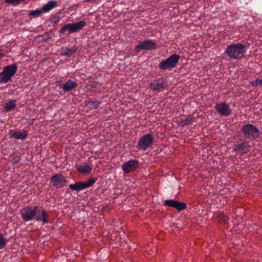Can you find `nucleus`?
Wrapping results in <instances>:
<instances>
[{
	"instance_id": "7",
	"label": "nucleus",
	"mask_w": 262,
	"mask_h": 262,
	"mask_svg": "<svg viewBox=\"0 0 262 262\" xmlns=\"http://www.w3.org/2000/svg\"><path fill=\"white\" fill-rule=\"evenodd\" d=\"M96 181L97 179L91 178L86 182H79L74 184H70L69 185V188L72 190L79 192L82 190L91 187L94 184Z\"/></svg>"
},
{
	"instance_id": "11",
	"label": "nucleus",
	"mask_w": 262,
	"mask_h": 262,
	"mask_svg": "<svg viewBox=\"0 0 262 262\" xmlns=\"http://www.w3.org/2000/svg\"><path fill=\"white\" fill-rule=\"evenodd\" d=\"M157 45L151 40H146L140 42L135 46V50L139 52L142 50H154L157 48Z\"/></svg>"
},
{
	"instance_id": "13",
	"label": "nucleus",
	"mask_w": 262,
	"mask_h": 262,
	"mask_svg": "<svg viewBox=\"0 0 262 262\" xmlns=\"http://www.w3.org/2000/svg\"><path fill=\"white\" fill-rule=\"evenodd\" d=\"M164 204L166 206L174 208L179 211L183 210L186 208V205L184 203L179 202L174 200H165Z\"/></svg>"
},
{
	"instance_id": "18",
	"label": "nucleus",
	"mask_w": 262,
	"mask_h": 262,
	"mask_svg": "<svg viewBox=\"0 0 262 262\" xmlns=\"http://www.w3.org/2000/svg\"><path fill=\"white\" fill-rule=\"evenodd\" d=\"M76 50L77 48L75 46H73L71 48L68 47H62L61 49V55L70 57L72 54H73Z\"/></svg>"
},
{
	"instance_id": "21",
	"label": "nucleus",
	"mask_w": 262,
	"mask_h": 262,
	"mask_svg": "<svg viewBox=\"0 0 262 262\" xmlns=\"http://www.w3.org/2000/svg\"><path fill=\"white\" fill-rule=\"evenodd\" d=\"M16 107V100H10L4 106V109L7 112H10Z\"/></svg>"
},
{
	"instance_id": "20",
	"label": "nucleus",
	"mask_w": 262,
	"mask_h": 262,
	"mask_svg": "<svg viewBox=\"0 0 262 262\" xmlns=\"http://www.w3.org/2000/svg\"><path fill=\"white\" fill-rule=\"evenodd\" d=\"M56 2L49 1L45 4L41 9L43 13H46L52 10L56 5Z\"/></svg>"
},
{
	"instance_id": "9",
	"label": "nucleus",
	"mask_w": 262,
	"mask_h": 262,
	"mask_svg": "<svg viewBox=\"0 0 262 262\" xmlns=\"http://www.w3.org/2000/svg\"><path fill=\"white\" fill-rule=\"evenodd\" d=\"M214 108L219 114L222 116L228 117L232 112L229 104L224 102L216 103Z\"/></svg>"
},
{
	"instance_id": "30",
	"label": "nucleus",
	"mask_w": 262,
	"mask_h": 262,
	"mask_svg": "<svg viewBox=\"0 0 262 262\" xmlns=\"http://www.w3.org/2000/svg\"><path fill=\"white\" fill-rule=\"evenodd\" d=\"M258 81H259V85H262V79L259 78Z\"/></svg>"
},
{
	"instance_id": "8",
	"label": "nucleus",
	"mask_w": 262,
	"mask_h": 262,
	"mask_svg": "<svg viewBox=\"0 0 262 262\" xmlns=\"http://www.w3.org/2000/svg\"><path fill=\"white\" fill-rule=\"evenodd\" d=\"M154 143V138L150 134L143 135L138 141V148L143 150H146L150 147Z\"/></svg>"
},
{
	"instance_id": "26",
	"label": "nucleus",
	"mask_w": 262,
	"mask_h": 262,
	"mask_svg": "<svg viewBox=\"0 0 262 262\" xmlns=\"http://www.w3.org/2000/svg\"><path fill=\"white\" fill-rule=\"evenodd\" d=\"M220 220L224 222H226L228 220V217L225 214L221 213L219 216Z\"/></svg>"
},
{
	"instance_id": "4",
	"label": "nucleus",
	"mask_w": 262,
	"mask_h": 262,
	"mask_svg": "<svg viewBox=\"0 0 262 262\" xmlns=\"http://www.w3.org/2000/svg\"><path fill=\"white\" fill-rule=\"evenodd\" d=\"M86 26V22L80 20L77 23H69L64 25L58 31L60 34H64L66 32L69 34L76 32L84 28Z\"/></svg>"
},
{
	"instance_id": "29",
	"label": "nucleus",
	"mask_w": 262,
	"mask_h": 262,
	"mask_svg": "<svg viewBox=\"0 0 262 262\" xmlns=\"http://www.w3.org/2000/svg\"><path fill=\"white\" fill-rule=\"evenodd\" d=\"M19 161V159L18 158H15L13 159V163L14 164H16Z\"/></svg>"
},
{
	"instance_id": "31",
	"label": "nucleus",
	"mask_w": 262,
	"mask_h": 262,
	"mask_svg": "<svg viewBox=\"0 0 262 262\" xmlns=\"http://www.w3.org/2000/svg\"><path fill=\"white\" fill-rule=\"evenodd\" d=\"M59 19L58 18H57L56 20H55L54 23L57 24V23H58L59 22Z\"/></svg>"
},
{
	"instance_id": "24",
	"label": "nucleus",
	"mask_w": 262,
	"mask_h": 262,
	"mask_svg": "<svg viewBox=\"0 0 262 262\" xmlns=\"http://www.w3.org/2000/svg\"><path fill=\"white\" fill-rule=\"evenodd\" d=\"M43 13L41 9H37L34 10L30 11L29 13V15L33 16V17H37L41 15Z\"/></svg>"
},
{
	"instance_id": "27",
	"label": "nucleus",
	"mask_w": 262,
	"mask_h": 262,
	"mask_svg": "<svg viewBox=\"0 0 262 262\" xmlns=\"http://www.w3.org/2000/svg\"><path fill=\"white\" fill-rule=\"evenodd\" d=\"M258 80H259V78H257L255 81H251V82H250V84L252 86H256L259 85V81H258Z\"/></svg>"
},
{
	"instance_id": "5",
	"label": "nucleus",
	"mask_w": 262,
	"mask_h": 262,
	"mask_svg": "<svg viewBox=\"0 0 262 262\" xmlns=\"http://www.w3.org/2000/svg\"><path fill=\"white\" fill-rule=\"evenodd\" d=\"M180 59L179 55L172 54L166 59L161 61L159 64V67L162 70H170L177 66Z\"/></svg>"
},
{
	"instance_id": "1",
	"label": "nucleus",
	"mask_w": 262,
	"mask_h": 262,
	"mask_svg": "<svg viewBox=\"0 0 262 262\" xmlns=\"http://www.w3.org/2000/svg\"><path fill=\"white\" fill-rule=\"evenodd\" d=\"M20 215L25 222L35 220L45 224L48 222L47 212L39 208L38 206H28L23 208L20 211Z\"/></svg>"
},
{
	"instance_id": "6",
	"label": "nucleus",
	"mask_w": 262,
	"mask_h": 262,
	"mask_svg": "<svg viewBox=\"0 0 262 262\" xmlns=\"http://www.w3.org/2000/svg\"><path fill=\"white\" fill-rule=\"evenodd\" d=\"M242 131L246 138L253 140L259 136V129L251 124H247L242 126Z\"/></svg>"
},
{
	"instance_id": "25",
	"label": "nucleus",
	"mask_w": 262,
	"mask_h": 262,
	"mask_svg": "<svg viewBox=\"0 0 262 262\" xmlns=\"http://www.w3.org/2000/svg\"><path fill=\"white\" fill-rule=\"evenodd\" d=\"M6 240L4 235L0 234V249L4 248L6 246Z\"/></svg>"
},
{
	"instance_id": "3",
	"label": "nucleus",
	"mask_w": 262,
	"mask_h": 262,
	"mask_svg": "<svg viewBox=\"0 0 262 262\" xmlns=\"http://www.w3.org/2000/svg\"><path fill=\"white\" fill-rule=\"evenodd\" d=\"M17 71V66L16 64L5 67L3 71L0 73V83L5 84L11 81Z\"/></svg>"
},
{
	"instance_id": "10",
	"label": "nucleus",
	"mask_w": 262,
	"mask_h": 262,
	"mask_svg": "<svg viewBox=\"0 0 262 262\" xmlns=\"http://www.w3.org/2000/svg\"><path fill=\"white\" fill-rule=\"evenodd\" d=\"M51 182L57 188H60L66 186L67 179L63 175L56 173L51 177Z\"/></svg>"
},
{
	"instance_id": "16",
	"label": "nucleus",
	"mask_w": 262,
	"mask_h": 262,
	"mask_svg": "<svg viewBox=\"0 0 262 262\" xmlns=\"http://www.w3.org/2000/svg\"><path fill=\"white\" fill-rule=\"evenodd\" d=\"M77 83L71 80H68L62 84V88L64 92L70 91L77 86Z\"/></svg>"
},
{
	"instance_id": "15",
	"label": "nucleus",
	"mask_w": 262,
	"mask_h": 262,
	"mask_svg": "<svg viewBox=\"0 0 262 262\" xmlns=\"http://www.w3.org/2000/svg\"><path fill=\"white\" fill-rule=\"evenodd\" d=\"M9 133L11 137L17 140H25L28 135V132L25 130L17 131L13 129H10Z\"/></svg>"
},
{
	"instance_id": "19",
	"label": "nucleus",
	"mask_w": 262,
	"mask_h": 262,
	"mask_svg": "<svg viewBox=\"0 0 262 262\" xmlns=\"http://www.w3.org/2000/svg\"><path fill=\"white\" fill-rule=\"evenodd\" d=\"M92 166L88 165L82 164L77 168V170L81 173H90L92 170Z\"/></svg>"
},
{
	"instance_id": "12",
	"label": "nucleus",
	"mask_w": 262,
	"mask_h": 262,
	"mask_svg": "<svg viewBox=\"0 0 262 262\" xmlns=\"http://www.w3.org/2000/svg\"><path fill=\"white\" fill-rule=\"evenodd\" d=\"M139 162L135 159L129 160L124 163L122 166V170L125 173H129L132 171H135L139 166Z\"/></svg>"
},
{
	"instance_id": "23",
	"label": "nucleus",
	"mask_w": 262,
	"mask_h": 262,
	"mask_svg": "<svg viewBox=\"0 0 262 262\" xmlns=\"http://www.w3.org/2000/svg\"><path fill=\"white\" fill-rule=\"evenodd\" d=\"M101 102L99 101H92L89 100L87 102V105L91 109H97L100 105Z\"/></svg>"
},
{
	"instance_id": "14",
	"label": "nucleus",
	"mask_w": 262,
	"mask_h": 262,
	"mask_svg": "<svg viewBox=\"0 0 262 262\" xmlns=\"http://www.w3.org/2000/svg\"><path fill=\"white\" fill-rule=\"evenodd\" d=\"M165 83L163 82V79L160 78L158 80H155L149 84L150 88L153 91H162L165 86Z\"/></svg>"
},
{
	"instance_id": "2",
	"label": "nucleus",
	"mask_w": 262,
	"mask_h": 262,
	"mask_svg": "<svg viewBox=\"0 0 262 262\" xmlns=\"http://www.w3.org/2000/svg\"><path fill=\"white\" fill-rule=\"evenodd\" d=\"M225 53L230 58L239 60L244 57L246 47L241 43H232L227 46Z\"/></svg>"
},
{
	"instance_id": "22",
	"label": "nucleus",
	"mask_w": 262,
	"mask_h": 262,
	"mask_svg": "<svg viewBox=\"0 0 262 262\" xmlns=\"http://www.w3.org/2000/svg\"><path fill=\"white\" fill-rule=\"evenodd\" d=\"M194 118L191 116L184 117L181 119V124L183 126L191 124L193 122Z\"/></svg>"
},
{
	"instance_id": "28",
	"label": "nucleus",
	"mask_w": 262,
	"mask_h": 262,
	"mask_svg": "<svg viewBox=\"0 0 262 262\" xmlns=\"http://www.w3.org/2000/svg\"><path fill=\"white\" fill-rule=\"evenodd\" d=\"M5 56V53L3 52L2 50L0 49V59Z\"/></svg>"
},
{
	"instance_id": "17",
	"label": "nucleus",
	"mask_w": 262,
	"mask_h": 262,
	"mask_svg": "<svg viewBox=\"0 0 262 262\" xmlns=\"http://www.w3.org/2000/svg\"><path fill=\"white\" fill-rule=\"evenodd\" d=\"M249 145L245 143H241L235 145L233 148L234 151L241 154L247 153L248 150Z\"/></svg>"
}]
</instances>
